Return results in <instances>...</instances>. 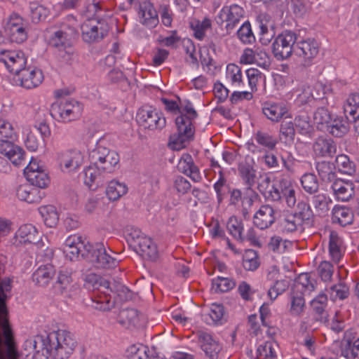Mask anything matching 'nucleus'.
<instances>
[{"label":"nucleus","instance_id":"f257e3e1","mask_svg":"<svg viewBox=\"0 0 359 359\" xmlns=\"http://www.w3.org/2000/svg\"><path fill=\"white\" fill-rule=\"evenodd\" d=\"M44 347L54 359H67L74 352L77 342L69 332L59 330L48 333L43 341Z\"/></svg>","mask_w":359,"mask_h":359},{"label":"nucleus","instance_id":"f03ea898","mask_svg":"<svg viewBox=\"0 0 359 359\" xmlns=\"http://www.w3.org/2000/svg\"><path fill=\"white\" fill-rule=\"evenodd\" d=\"M182 114L176 118L175 123L177 128V135L171 136L172 143L183 146L194 135V128L192 121L196 118L197 112L193 104L187 102L182 106Z\"/></svg>","mask_w":359,"mask_h":359},{"label":"nucleus","instance_id":"7ed1b4c3","mask_svg":"<svg viewBox=\"0 0 359 359\" xmlns=\"http://www.w3.org/2000/svg\"><path fill=\"white\" fill-rule=\"evenodd\" d=\"M315 281L311 280L307 273L301 274L294 283L291 294L290 312L292 316H300L305 307L304 296L315 290Z\"/></svg>","mask_w":359,"mask_h":359},{"label":"nucleus","instance_id":"20e7f679","mask_svg":"<svg viewBox=\"0 0 359 359\" xmlns=\"http://www.w3.org/2000/svg\"><path fill=\"white\" fill-rule=\"evenodd\" d=\"M110 287L112 288V290L102 291L103 295H99L98 294H94L90 305L92 308L102 311H109L113 308L114 302L108 297L109 292H113L114 294H116L121 301H127L132 297L129 289L120 282L114 281L112 283H110Z\"/></svg>","mask_w":359,"mask_h":359},{"label":"nucleus","instance_id":"39448f33","mask_svg":"<svg viewBox=\"0 0 359 359\" xmlns=\"http://www.w3.org/2000/svg\"><path fill=\"white\" fill-rule=\"evenodd\" d=\"M83 109V105L76 100H62L52 104L50 114L58 121L68 123L79 118Z\"/></svg>","mask_w":359,"mask_h":359},{"label":"nucleus","instance_id":"423d86ee","mask_svg":"<svg viewBox=\"0 0 359 359\" xmlns=\"http://www.w3.org/2000/svg\"><path fill=\"white\" fill-rule=\"evenodd\" d=\"M297 35L290 30H285L279 34L272 44L274 57L278 60L290 58L294 54L295 45L297 42Z\"/></svg>","mask_w":359,"mask_h":359},{"label":"nucleus","instance_id":"0eeeda50","mask_svg":"<svg viewBox=\"0 0 359 359\" xmlns=\"http://www.w3.org/2000/svg\"><path fill=\"white\" fill-rule=\"evenodd\" d=\"M244 14L243 8L237 4L225 6L219 11L215 21L222 30L229 34L244 18Z\"/></svg>","mask_w":359,"mask_h":359},{"label":"nucleus","instance_id":"6e6552de","mask_svg":"<svg viewBox=\"0 0 359 359\" xmlns=\"http://www.w3.org/2000/svg\"><path fill=\"white\" fill-rule=\"evenodd\" d=\"M77 22L74 16H68L59 30L53 32L50 39V44L60 50H67L71 46V39L76 34Z\"/></svg>","mask_w":359,"mask_h":359},{"label":"nucleus","instance_id":"1a4fd4ad","mask_svg":"<svg viewBox=\"0 0 359 359\" xmlns=\"http://www.w3.org/2000/svg\"><path fill=\"white\" fill-rule=\"evenodd\" d=\"M137 123L145 129L161 130L166 125L165 118L162 113L151 106H143L136 114Z\"/></svg>","mask_w":359,"mask_h":359},{"label":"nucleus","instance_id":"9d476101","mask_svg":"<svg viewBox=\"0 0 359 359\" xmlns=\"http://www.w3.org/2000/svg\"><path fill=\"white\" fill-rule=\"evenodd\" d=\"M85 255V259L97 268L112 269L118 266V261L109 255L101 243L91 244Z\"/></svg>","mask_w":359,"mask_h":359},{"label":"nucleus","instance_id":"9b49d317","mask_svg":"<svg viewBox=\"0 0 359 359\" xmlns=\"http://www.w3.org/2000/svg\"><path fill=\"white\" fill-rule=\"evenodd\" d=\"M90 159L103 173L113 172L119 162V156L116 151L101 147L91 151Z\"/></svg>","mask_w":359,"mask_h":359},{"label":"nucleus","instance_id":"f8f14e48","mask_svg":"<svg viewBox=\"0 0 359 359\" xmlns=\"http://www.w3.org/2000/svg\"><path fill=\"white\" fill-rule=\"evenodd\" d=\"M268 198L273 201L285 200L287 205L292 208L297 203L296 191L292 182L285 178L276 180L269 191Z\"/></svg>","mask_w":359,"mask_h":359},{"label":"nucleus","instance_id":"ddd939ff","mask_svg":"<svg viewBox=\"0 0 359 359\" xmlns=\"http://www.w3.org/2000/svg\"><path fill=\"white\" fill-rule=\"evenodd\" d=\"M81 30L83 40L87 43H93L107 36L109 27L104 20L90 19L81 25Z\"/></svg>","mask_w":359,"mask_h":359},{"label":"nucleus","instance_id":"4468645a","mask_svg":"<svg viewBox=\"0 0 359 359\" xmlns=\"http://www.w3.org/2000/svg\"><path fill=\"white\" fill-rule=\"evenodd\" d=\"M320 46L316 40L312 38L302 39L297 42L294 55L298 57L301 65L309 67L319 53Z\"/></svg>","mask_w":359,"mask_h":359},{"label":"nucleus","instance_id":"2eb2a0df","mask_svg":"<svg viewBox=\"0 0 359 359\" xmlns=\"http://www.w3.org/2000/svg\"><path fill=\"white\" fill-rule=\"evenodd\" d=\"M57 161L63 172H76L85 161L84 154L76 149H69L57 154Z\"/></svg>","mask_w":359,"mask_h":359},{"label":"nucleus","instance_id":"dca6fc26","mask_svg":"<svg viewBox=\"0 0 359 359\" xmlns=\"http://www.w3.org/2000/svg\"><path fill=\"white\" fill-rule=\"evenodd\" d=\"M25 176L32 185L46 188L49 184V177L43 165L35 158H32L28 165L24 169Z\"/></svg>","mask_w":359,"mask_h":359},{"label":"nucleus","instance_id":"f3484780","mask_svg":"<svg viewBox=\"0 0 359 359\" xmlns=\"http://www.w3.org/2000/svg\"><path fill=\"white\" fill-rule=\"evenodd\" d=\"M198 343L201 349L209 359H219L222 346L213 336L203 331L197 333Z\"/></svg>","mask_w":359,"mask_h":359},{"label":"nucleus","instance_id":"a211bd4d","mask_svg":"<svg viewBox=\"0 0 359 359\" xmlns=\"http://www.w3.org/2000/svg\"><path fill=\"white\" fill-rule=\"evenodd\" d=\"M139 21L143 25L153 28L158 24V16L154 4L149 0L140 2L137 8Z\"/></svg>","mask_w":359,"mask_h":359},{"label":"nucleus","instance_id":"6ab92c4d","mask_svg":"<svg viewBox=\"0 0 359 359\" xmlns=\"http://www.w3.org/2000/svg\"><path fill=\"white\" fill-rule=\"evenodd\" d=\"M15 75L20 81L21 86L27 89L39 86L43 80L42 71L34 67H23Z\"/></svg>","mask_w":359,"mask_h":359},{"label":"nucleus","instance_id":"aec40b11","mask_svg":"<svg viewBox=\"0 0 359 359\" xmlns=\"http://www.w3.org/2000/svg\"><path fill=\"white\" fill-rule=\"evenodd\" d=\"M238 172L243 183L249 189L253 187L258 180L255 161L252 158H246L245 161L241 162L238 165Z\"/></svg>","mask_w":359,"mask_h":359},{"label":"nucleus","instance_id":"412c9836","mask_svg":"<svg viewBox=\"0 0 359 359\" xmlns=\"http://www.w3.org/2000/svg\"><path fill=\"white\" fill-rule=\"evenodd\" d=\"M0 153L6 156L16 166L25 163L24 150L11 141L4 140L0 142Z\"/></svg>","mask_w":359,"mask_h":359},{"label":"nucleus","instance_id":"4be33fe9","mask_svg":"<svg viewBox=\"0 0 359 359\" xmlns=\"http://www.w3.org/2000/svg\"><path fill=\"white\" fill-rule=\"evenodd\" d=\"M264 114L273 122H278L282 118H290L287 105L283 102H266L262 108Z\"/></svg>","mask_w":359,"mask_h":359},{"label":"nucleus","instance_id":"5701e85b","mask_svg":"<svg viewBox=\"0 0 359 359\" xmlns=\"http://www.w3.org/2000/svg\"><path fill=\"white\" fill-rule=\"evenodd\" d=\"M332 189L336 198L344 202L348 201L355 194L353 183L341 179H337L333 182Z\"/></svg>","mask_w":359,"mask_h":359},{"label":"nucleus","instance_id":"b1692460","mask_svg":"<svg viewBox=\"0 0 359 359\" xmlns=\"http://www.w3.org/2000/svg\"><path fill=\"white\" fill-rule=\"evenodd\" d=\"M275 211L268 205H262L254 216V224L260 229L269 228L275 221Z\"/></svg>","mask_w":359,"mask_h":359},{"label":"nucleus","instance_id":"393cba45","mask_svg":"<svg viewBox=\"0 0 359 359\" xmlns=\"http://www.w3.org/2000/svg\"><path fill=\"white\" fill-rule=\"evenodd\" d=\"M177 169L190 177L194 182H199L201 180L198 168L194 165L191 156L188 154L182 156L177 164Z\"/></svg>","mask_w":359,"mask_h":359},{"label":"nucleus","instance_id":"a878e982","mask_svg":"<svg viewBox=\"0 0 359 359\" xmlns=\"http://www.w3.org/2000/svg\"><path fill=\"white\" fill-rule=\"evenodd\" d=\"M55 275V269L52 264L40 266L32 274V280L40 287L47 286Z\"/></svg>","mask_w":359,"mask_h":359},{"label":"nucleus","instance_id":"bb28decb","mask_svg":"<svg viewBox=\"0 0 359 359\" xmlns=\"http://www.w3.org/2000/svg\"><path fill=\"white\" fill-rule=\"evenodd\" d=\"M18 198L29 203H39L43 197V193L31 184H21L16 191Z\"/></svg>","mask_w":359,"mask_h":359},{"label":"nucleus","instance_id":"cd10ccee","mask_svg":"<svg viewBox=\"0 0 359 359\" xmlns=\"http://www.w3.org/2000/svg\"><path fill=\"white\" fill-rule=\"evenodd\" d=\"M313 151L316 156L332 157L337 151V146L330 138L318 137L313 144Z\"/></svg>","mask_w":359,"mask_h":359},{"label":"nucleus","instance_id":"c85d7f7f","mask_svg":"<svg viewBox=\"0 0 359 359\" xmlns=\"http://www.w3.org/2000/svg\"><path fill=\"white\" fill-rule=\"evenodd\" d=\"M85 281L87 287L89 288L92 287L94 290V293L91 299L94 297L95 294L100 295V292L102 294V291L112 290V288L110 287V283L108 280L100 277L94 273L87 274L85 277Z\"/></svg>","mask_w":359,"mask_h":359},{"label":"nucleus","instance_id":"c756f323","mask_svg":"<svg viewBox=\"0 0 359 359\" xmlns=\"http://www.w3.org/2000/svg\"><path fill=\"white\" fill-rule=\"evenodd\" d=\"M134 250L144 259L155 260L158 257V250L153 241L147 237L134 248Z\"/></svg>","mask_w":359,"mask_h":359},{"label":"nucleus","instance_id":"7c9ffc66","mask_svg":"<svg viewBox=\"0 0 359 359\" xmlns=\"http://www.w3.org/2000/svg\"><path fill=\"white\" fill-rule=\"evenodd\" d=\"M304 222L294 213L283 215L279 222L280 230L284 233H292L302 230Z\"/></svg>","mask_w":359,"mask_h":359},{"label":"nucleus","instance_id":"2f4dec72","mask_svg":"<svg viewBox=\"0 0 359 359\" xmlns=\"http://www.w3.org/2000/svg\"><path fill=\"white\" fill-rule=\"evenodd\" d=\"M327 305V297L324 293H320L311 302V306L313 311L315 313L316 320L321 322L327 321V313L325 309Z\"/></svg>","mask_w":359,"mask_h":359},{"label":"nucleus","instance_id":"473e14b6","mask_svg":"<svg viewBox=\"0 0 359 359\" xmlns=\"http://www.w3.org/2000/svg\"><path fill=\"white\" fill-rule=\"evenodd\" d=\"M329 253L332 261L335 263L339 262L344 253L343 241L334 231H332L330 234Z\"/></svg>","mask_w":359,"mask_h":359},{"label":"nucleus","instance_id":"72a5a7b5","mask_svg":"<svg viewBox=\"0 0 359 359\" xmlns=\"http://www.w3.org/2000/svg\"><path fill=\"white\" fill-rule=\"evenodd\" d=\"M344 111L346 118L356 121L359 118V93H351L348 96L344 105Z\"/></svg>","mask_w":359,"mask_h":359},{"label":"nucleus","instance_id":"f704fd0d","mask_svg":"<svg viewBox=\"0 0 359 359\" xmlns=\"http://www.w3.org/2000/svg\"><path fill=\"white\" fill-rule=\"evenodd\" d=\"M18 236L24 243H36L40 238L37 229L30 224L21 226L18 231Z\"/></svg>","mask_w":359,"mask_h":359},{"label":"nucleus","instance_id":"c9c22d12","mask_svg":"<svg viewBox=\"0 0 359 359\" xmlns=\"http://www.w3.org/2000/svg\"><path fill=\"white\" fill-rule=\"evenodd\" d=\"M128 192V187L124 182L118 180H111L109 182L106 194L110 201H115Z\"/></svg>","mask_w":359,"mask_h":359},{"label":"nucleus","instance_id":"e433bc0d","mask_svg":"<svg viewBox=\"0 0 359 359\" xmlns=\"http://www.w3.org/2000/svg\"><path fill=\"white\" fill-rule=\"evenodd\" d=\"M311 203L318 215H325L330 210L332 200L327 194L318 193L312 197Z\"/></svg>","mask_w":359,"mask_h":359},{"label":"nucleus","instance_id":"4c0bfd02","mask_svg":"<svg viewBox=\"0 0 359 359\" xmlns=\"http://www.w3.org/2000/svg\"><path fill=\"white\" fill-rule=\"evenodd\" d=\"M353 214L351 210L344 206H335L332 210V221L341 226H346L352 223Z\"/></svg>","mask_w":359,"mask_h":359},{"label":"nucleus","instance_id":"58836bf2","mask_svg":"<svg viewBox=\"0 0 359 359\" xmlns=\"http://www.w3.org/2000/svg\"><path fill=\"white\" fill-rule=\"evenodd\" d=\"M278 344L272 340L260 344L257 349L258 359H277Z\"/></svg>","mask_w":359,"mask_h":359},{"label":"nucleus","instance_id":"ea45409f","mask_svg":"<svg viewBox=\"0 0 359 359\" xmlns=\"http://www.w3.org/2000/svg\"><path fill=\"white\" fill-rule=\"evenodd\" d=\"M348 123L342 118L336 117L332 118L330 123L325 128L334 137H342L348 131Z\"/></svg>","mask_w":359,"mask_h":359},{"label":"nucleus","instance_id":"a19ab883","mask_svg":"<svg viewBox=\"0 0 359 359\" xmlns=\"http://www.w3.org/2000/svg\"><path fill=\"white\" fill-rule=\"evenodd\" d=\"M25 64L26 59L24 53L19 50H13L11 51V56L9 57L6 65V68L10 72L15 74L25 66Z\"/></svg>","mask_w":359,"mask_h":359},{"label":"nucleus","instance_id":"79ce46f5","mask_svg":"<svg viewBox=\"0 0 359 359\" xmlns=\"http://www.w3.org/2000/svg\"><path fill=\"white\" fill-rule=\"evenodd\" d=\"M211 21L205 18L203 20L192 19L190 22V27L194 31V36L198 40H203L206 31L211 27Z\"/></svg>","mask_w":359,"mask_h":359},{"label":"nucleus","instance_id":"37998d69","mask_svg":"<svg viewBox=\"0 0 359 359\" xmlns=\"http://www.w3.org/2000/svg\"><path fill=\"white\" fill-rule=\"evenodd\" d=\"M254 140L259 145L266 149L265 151L274 149L278 143V140L275 137L261 130L257 131L254 135Z\"/></svg>","mask_w":359,"mask_h":359},{"label":"nucleus","instance_id":"c03bdc74","mask_svg":"<svg viewBox=\"0 0 359 359\" xmlns=\"http://www.w3.org/2000/svg\"><path fill=\"white\" fill-rule=\"evenodd\" d=\"M268 246L273 252L282 254L292 248V243L279 236H273L270 238Z\"/></svg>","mask_w":359,"mask_h":359},{"label":"nucleus","instance_id":"a18cd8bd","mask_svg":"<svg viewBox=\"0 0 359 359\" xmlns=\"http://www.w3.org/2000/svg\"><path fill=\"white\" fill-rule=\"evenodd\" d=\"M39 213L41 214L45 224L48 227H53L56 226L59 217L56 209L53 205L41 206L39 208Z\"/></svg>","mask_w":359,"mask_h":359},{"label":"nucleus","instance_id":"49530a36","mask_svg":"<svg viewBox=\"0 0 359 359\" xmlns=\"http://www.w3.org/2000/svg\"><path fill=\"white\" fill-rule=\"evenodd\" d=\"M226 78L234 87L243 85V75L241 69L233 63L229 64L226 69Z\"/></svg>","mask_w":359,"mask_h":359},{"label":"nucleus","instance_id":"de8ad7c7","mask_svg":"<svg viewBox=\"0 0 359 359\" xmlns=\"http://www.w3.org/2000/svg\"><path fill=\"white\" fill-rule=\"evenodd\" d=\"M30 17L34 23L44 20L48 15L49 11L36 1H31L29 4Z\"/></svg>","mask_w":359,"mask_h":359},{"label":"nucleus","instance_id":"09e8293b","mask_svg":"<svg viewBox=\"0 0 359 359\" xmlns=\"http://www.w3.org/2000/svg\"><path fill=\"white\" fill-rule=\"evenodd\" d=\"M332 118V116L325 107H320L316 109L313 115L314 123L319 130H324L327 128Z\"/></svg>","mask_w":359,"mask_h":359},{"label":"nucleus","instance_id":"8fccbe9b","mask_svg":"<svg viewBox=\"0 0 359 359\" xmlns=\"http://www.w3.org/2000/svg\"><path fill=\"white\" fill-rule=\"evenodd\" d=\"M226 228L229 233L236 240L244 241V237L243 236V226L242 222L235 216L229 217Z\"/></svg>","mask_w":359,"mask_h":359},{"label":"nucleus","instance_id":"3c124183","mask_svg":"<svg viewBox=\"0 0 359 359\" xmlns=\"http://www.w3.org/2000/svg\"><path fill=\"white\" fill-rule=\"evenodd\" d=\"M295 129L292 121H284L282 122L280 128L279 138L285 144H291L294 138Z\"/></svg>","mask_w":359,"mask_h":359},{"label":"nucleus","instance_id":"603ef678","mask_svg":"<svg viewBox=\"0 0 359 359\" xmlns=\"http://www.w3.org/2000/svg\"><path fill=\"white\" fill-rule=\"evenodd\" d=\"M17 137L13 124L6 119L0 118V142L14 140Z\"/></svg>","mask_w":359,"mask_h":359},{"label":"nucleus","instance_id":"864d4df0","mask_svg":"<svg viewBox=\"0 0 359 359\" xmlns=\"http://www.w3.org/2000/svg\"><path fill=\"white\" fill-rule=\"evenodd\" d=\"M235 285L236 283L232 279L217 277L212 280V290L215 292H226L233 288Z\"/></svg>","mask_w":359,"mask_h":359},{"label":"nucleus","instance_id":"5fc2aeb1","mask_svg":"<svg viewBox=\"0 0 359 359\" xmlns=\"http://www.w3.org/2000/svg\"><path fill=\"white\" fill-rule=\"evenodd\" d=\"M243 266L248 271H255L259 267V257L255 250H248L245 252L243 258Z\"/></svg>","mask_w":359,"mask_h":359},{"label":"nucleus","instance_id":"6e6d98bb","mask_svg":"<svg viewBox=\"0 0 359 359\" xmlns=\"http://www.w3.org/2000/svg\"><path fill=\"white\" fill-rule=\"evenodd\" d=\"M210 320H207L209 324H222L224 320V306L219 304H212L208 314Z\"/></svg>","mask_w":359,"mask_h":359},{"label":"nucleus","instance_id":"4d7b16f0","mask_svg":"<svg viewBox=\"0 0 359 359\" xmlns=\"http://www.w3.org/2000/svg\"><path fill=\"white\" fill-rule=\"evenodd\" d=\"M301 184L305 191L314 194L318 189V182L316 176L312 173H306L301 178Z\"/></svg>","mask_w":359,"mask_h":359},{"label":"nucleus","instance_id":"13d9d810","mask_svg":"<svg viewBox=\"0 0 359 359\" xmlns=\"http://www.w3.org/2000/svg\"><path fill=\"white\" fill-rule=\"evenodd\" d=\"M90 243L87 242L84 243V247H79V245L76 247H64V253L66 257L71 261L76 260L80 255L85 259L84 254H86L88 250L87 247L90 246Z\"/></svg>","mask_w":359,"mask_h":359},{"label":"nucleus","instance_id":"bf43d9fd","mask_svg":"<svg viewBox=\"0 0 359 359\" xmlns=\"http://www.w3.org/2000/svg\"><path fill=\"white\" fill-rule=\"evenodd\" d=\"M130 359H149V349L143 344H134L128 350Z\"/></svg>","mask_w":359,"mask_h":359},{"label":"nucleus","instance_id":"052dcab7","mask_svg":"<svg viewBox=\"0 0 359 359\" xmlns=\"http://www.w3.org/2000/svg\"><path fill=\"white\" fill-rule=\"evenodd\" d=\"M238 39L246 44L252 43L255 41V37L252 32L251 25L249 22H245L237 31Z\"/></svg>","mask_w":359,"mask_h":359},{"label":"nucleus","instance_id":"680f3d73","mask_svg":"<svg viewBox=\"0 0 359 359\" xmlns=\"http://www.w3.org/2000/svg\"><path fill=\"white\" fill-rule=\"evenodd\" d=\"M103 173L99 170L98 166L93 163L92 161H90V164L89 166L85 170L84 172V182L85 183L90 187L92 184L94 183L97 177Z\"/></svg>","mask_w":359,"mask_h":359},{"label":"nucleus","instance_id":"e2e57ef3","mask_svg":"<svg viewBox=\"0 0 359 359\" xmlns=\"http://www.w3.org/2000/svg\"><path fill=\"white\" fill-rule=\"evenodd\" d=\"M23 133L26 135L25 144L27 148L32 151H36L41 144L40 140L37 138L29 127H25Z\"/></svg>","mask_w":359,"mask_h":359},{"label":"nucleus","instance_id":"0e129e2a","mask_svg":"<svg viewBox=\"0 0 359 359\" xmlns=\"http://www.w3.org/2000/svg\"><path fill=\"white\" fill-rule=\"evenodd\" d=\"M294 126L302 134H308L311 130V125L307 115H299L295 117Z\"/></svg>","mask_w":359,"mask_h":359},{"label":"nucleus","instance_id":"69168bd1","mask_svg":"<svg viewBox=\"0 0 359 359\" xmlns=\"http://www.w3.org/2000/svg\"><path fill=\"white\" fill-rule=\"evenodd\" d=\"M147 237L140 229L132 227L128 229L127 241L130 245L135 248Z\"/></svg>","mask_w":359,"mask_h":359},{"label":"nucleus","instance_id":"338daca9","mask_svg":"<svg viewBox=\"0 0 359 359\" xmlns=\"http://www.w3.org/2000/svg\"><path fill=\"white\" fill-rule=\"evenodd\" d=\"M294 214L299 217L304 223L309 222L313 217V212L310 206L304 202L298 203L297 209Z\"/></svg>","mask_w":359,"mask_h":359},{"label":"nucleus","instance_id":"774afa93","mask_svg":"<svg viewBox=\"0 0 359 359\" xmlns=\"http://www.w3.org/2000/svg\"><path fill=\"white\" fill-rule=\"evenodd\" d=\"M313 98L312 88L309 86H303L298 90L295 100L300 105L309 102Z\"/></svg>","mask_w":359,"mask_h":359}]
</instances>
